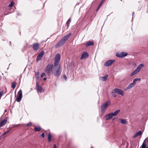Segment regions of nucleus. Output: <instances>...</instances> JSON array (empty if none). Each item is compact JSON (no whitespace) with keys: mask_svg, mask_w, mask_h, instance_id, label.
Here are the masks:
<instances>
[{"mask_svg":"<svg viewBox=\"0 0 148 148\" xmlns=\"http://www.w3.org/2000/svg\"><path fill=\"white\" fill-rule=\"evenodd\" d=\"M94 43L92 41H88L85 44V46L86 47H88L93 45Z\"/></svg>","mask_w":148,"mask_h":148,"instance_id":"nucleus-18","label":"nucleus"},{"mask_svg":"<svg viewBox=\"0 0 148 148\" xmlns=\"http://www.w3.org/2000/svg\"><path fill=\"white\" fill-rule=\"evenodd\" d=\"M112 94L115 93L118 94L122 96L124 95L123 91L121 89L118 88H115L112 91Z\"/></svg>","mask_w":148,"mask_h":148,"instance_id":"nucleus-6","label":"nucleus"},{"mask_svg":"<svg viewBox=\"0 0 148 148\" xmlns=\"http://www.w3.org/2000/svg\"><path fill=\"white\" fill-rule=\"evenodd\" d=\"M142 134V133L141 131H140L138 132H137L133 136V137L134 138H136L137 136H141Z\"/></svg>","mask_w":148,"mask_h":148,"instance_id":"nucleus-17","label":"nucleus"},{"mask_svg":"<svg viewBox=\"0 0 148 148\" xmlns=\"http://www.w3.org/2000/svg\"><path fill=\"white\" fill-rule=\"evenodd\" d=\"M60 67V65L49 64L45 68V72L48 76H50L51 73L55 76H58L61 74Z\"/></svg>","mask_w":148,"mask_h":148,"instance_id":"nucleus-1","label":"nucleus"},{"mask_svg":"<svg viewBox=\"0 0 148 148\" xmlns=\"http://www.w3.org/2000/svg\"><path fill=\"white\" fill-rule=\"evenodd\" d=\"M135 85L132 83H131L126 88L125 90H127L130 89L132 88Z\"/></svg>","mask_w":148,"mask_h":148,"instance_id":"nucleus-16","label":"nucleus"},{"mask_svg":"<svg viewBox=\"0 0 148 148\" xmlns=\"http://www.w3.org/2000/svg\"><path fill=\"white\" fill-rule=\"evenodd\" d=\"M63 77H64L65 79V80H66V79H67V77H66V75H64L63 76Z\"/></svg>","mask_w":148,"mask_h":148,"instance_id":"nucleus-35","label":"nucleus"},{"mask_svg":"<svg viewBox=\"0 0 148 148\" xmlns=\"http://www.w3.org/2000/svg\"><path fill=\"white\" fill-rule=\"evenodd\" d=\"M119 120L122 124H126L127 123V121L125 119H119Z\"/></svg>","mask_w":148,"mask_h":148,"instance_id":"nucleus-21","label":"nucleus"},{"mask_svg":"<svg viewBox=\"0 0 148 148\" xmlns=\"http://www.w3.org/2000/svg\"><path fill=\"white\" fill-rule=\"evenodd\" d=\"M44 80H46V77H44L43 79Z\"/></svg>","mask_w":148,"mask_h":148,"instance_id":"nucleus-38","label":"nucleus"},{"mask_svg":"<svg viewBox=\"0 0 148 148\" xmlns=\"http://www.w3.org/2000/svg\"><path fill=\"white\" fill-rule=\"evenodd\" d=\"M16 86V82H13L12 83L11 87L12 88H13V89H14L15 87Z\"/></svg>","mask_w":148,"mask_h":148,"instance_id":"nucleus-28","label":"nucleus"},{"mask_svg":"<svg viewBox=\"0 0 148 148\" xmlns=\"http://www.w3.org/2000/svg\"><path fill=\"white\" fill-rule=\"evenodd\" d=\"M41 136L43 138H44L45 137V134L44 133H42L41 135Z\"/></svg>","mask_w":148,"mask_h":148,"instance_id":"nucleus-33","label":"nucleus"},{"mask_svg":"<svg viewBox=\"0 0 148 148\" xmlns=\"http://www.w3.org/2000/svg\"><path fill=\"white\" fill-rule=\"evenodd\" d=\"M39 73L38 72L37 73L35 74L36 78V80H38V79L39 76Z\"/></svg>","mask_w":148,"mask_h":148,"instance_id":"nucleus-26","label":"nucleus"},{"mask_svg":"<svg viewBox=\"0 0 148 148\" xmlns=\"http://www.w3.org/2000/svg\"><path fill=\"white\" fill-rule=\"evenodd\" d=\"M39 44L38 43H35L33 45V49L35 51H37L39 48Z\"/></svg>","mask_w":148,"mask_h":148,"instance_id":"nucleus-12","label":"nucleus"},{"mask_svg":"<svg viewBox=\"0 0 148 148\" xmlns=\"http://www.w3.org/2000/svg\"><path fill=\"white\" fill-rule=\"evenodd\" d=\"M120 112V110H118L115 111L114 112H111L106 115L105 116L106 119L108 120L111 119L113 116H115Z\"/></svg>","mask_w":148,"mask_h":148,"instance_id":"nucleus-3","label":"nucleus"},{"mask_svg":"<svg viewBox=\"0 0 148 148\" xmlns=\"http://www.w3.org/2000/svg\"><path fill=\"white\" fill-rule=\"evenodd\" d=\"M7 121V119H4L1 121L0 123V127L3 126L5 125Z\"/></svg>","mask_w":148,"mask_h":148,"instance_id":"nucleus-15","label":"nucleus"},{"mask_svg":"<svg viewBox=\"0 0 148 148\" xmlns=\"http://www.w3.org/2000/svg\"><path fill=\"white\" fill-rule=\"evenodd\" d=\"M60 55L59 53L56 55L54 59V65H60L59 64L60 59Z\"/></svg>","mask_w":148,"mask_h":148,"instance_id":"nucleus-7","label":"nucleus"},{"mask_svg":"<svg viewBox=\"0 0 148 148\" xmlns=\"http://www.w3.org/2000/svg\"><path fill=\"white\" fill-rule=\"evenodd\" d=\"M53 148H57L56 145H54Z\"/></svg>","mask_w":148,"mask_h":148,"instance_id":"nucleus-37","label":"nucleus"},{"mask_svg":"<svg viewBox=\"0 0 148 148\" xmlns=\"http://www.w3.org/2000/svg\"><path fill=\"white\" fill-rule=\"evenodd\" d=\"M6 110H5V112H6Z\"/></svg>","mask_w":148,"mask_h":148,"instance_id":"nucleus-41","label":"nucleus"},{"mask_svg":"<svg viewBox=\"0 0 148 148\" xmlns=\"http://www.w3.org/2000/svg\"><path fill=\"white\" fill-rule=\"evenodd\" d=\"M44 53V52L43 51H41L39 53L37 57L36 62H38L39 60H40L42 58V57Z\"/></svg>","mask_w":148,"mask_h":148,"instance_id":"nucleus-11","label":"nucleus"},{"mask_svg":"<svg viewBox=\"0 0 148 148\" xmlns=\"http://www.w3.org/2000/svg\"><path fill=\"white\" fill-rule=\"evenodd\" d=\"M105 0H102L100 2V4H99L97 9V11L99 8L101 7L102 5L103 4V2H104Z\"/></svg>","mask_w":148,"mask_h":148,"instance_id":"nucleus-22","label":"nucleus"},{"mask_svg":"<svg viewBox=\"0 0 148 148\" xmlns=\"http://www.w3.org/2000/svg\"><path fill=\"white\" fill-rule=\"evenodd\" d=\"M48 137L49 141H50L51 139V136L50 134H49Z\"/></svg>","mask_w":148,"mask_h":148,"instance_id":"nucleus-29","label":"nucleus"},{"mask_svg":"<svg viewBox=\"0 0 148 148\" xmlns=\"http://www.w3.org/2000/svg\"><path fill=\"white\" fill-rule=\"evenodd\" d=\"M14 3L13 1H12L10 3L8 7L10 8H11L12 7L14 4Z\"/></svg>","mask_w":148,"mask_h":148,"instance_id":"nucleus-30","label":"nucleus"},{"mask_svg":"<svg viewBox=\"0 0 148 148\" xmlns=\"http://www.w3.org/2000/svg\"><path fill=\"white\" fill-rule=\"evenodd\" d=\"M32 125V123L31 122H29L27 124V127L30 126Z\"/></svg>","mask_w":148,"mask_h":148,"instance_id":"nucleus-32","label":"nucleus"},{"mask_svg":"<svg viewBox=\"0 0 148 148\" xmlns=\"http://www.w3.org/2000/svg\"><path fill=\"white\" fill-rule=\"evenodd\" d=\"M71 35V33H70L63 37L56 44V47H60L63 45L65 42L66 41L68 40Z\"/></svg>","mask_w":148,"mask_h":148,"instance_id":"nucleus-2","label":"nucleus"},{"mask_svg":"<svg viewBox=\"0 0 148 148\" xmlns=\"http://www.w3.org/2000/svg\"><path fill=\"white\" fill-rule=\"evenodd\" d=\"M89 55L86 52H84L82 54L81 59L82 60L85 58H86L88 57Z\"/></svg>","mask_w":148,"mask_h":148,"instance_id":"nucleus-13","label":"nucleus"},{"mask_svg":"<svg viewBox=\"0 0 148 148\" xmlns=\"http://www.w3.org/2000/svg\"><path fill=\"white\" fill-rule=\"evenodd\" d=\"M36 86L37 87V90L38 92H41L44 91L41 86H39L37 83H36Z\"/></svg>","mask_w":148,"mask_h":148,"instance_id":"nucleus-14","label":"nucleus"},{"mask_svg":"<svg viewBox=\"0 0 148 148\" xmlns=\"http://www.w3.org/2000/svg\"><path fill=\"white\" fill-rule=\"evenodd\" d=\"M134 12H133L132 13V15H133V14H134Z\"/></svg>","mask_w":148,"mask_h":148,"instance_id":"nucleus-40","label":"nucleus"},{"mask_svg":"<svg viewBox=\"0 0 148 148\" xmlns=\"http://www.w3.org/2000/svg\"><path fill=\"white\" fill-rule=\"evenodd\" d=\"M113 96L114 97H116L117 95L116 94H114V95H113Z\"/></svg>","mask_w":148,"mask_h":148,"instance_id":"nucleus-36","label":"nucleus"},{"mask_svg":"<svg viewBox=\"0 0 148 148\" xmlns=\"http://www.w3.org/2000/svg\"><path fill=\"white\" fill-rule=\"evenodd\" d=\"M0 99H1L0 98Z\"/></svg>","mask_w":148,"mask_h":148,"instance_id":"nucleus-43","label":"nucleus"},{"mask_svg":"<svg viewBox=\"0 0 148 148\" xmlns=\"http://www.w3.org/2000/svg\"><path fill=\"white\" fill-rule=\"evenodd\" d=\"M10 131V129H8L6 131H5L2 134V136H4L6 134L8 133Z\"/></svg>","mask_w":148,"mask_h":148,"instance_id":"nucleus-27","label":"nucleus"},{"mask_svg":"<svg viewBox=\"0 0 148 148\" xmlns=\"http://www.w3.org/2000/svg\"><path fill=\"white\" fill-rule=\"evenodd\" d=\"M91 148H93V147H91Z\"/></svg>","mask_w":148,"mask_h":148,"instance_id":"nucleus-42","label":"nucleus"},{"mask_svg":"<svg viewBox=\"0 0 148 148\" xmlns=\"http://www.w3.org/2000/svg\"><path fill=\"white\" fill-rule=\"evenodd\" d=\"M127 53H126L122 52L120 53H117L116 54V56L119 58H122L124 56H126Z\"/></svg>","mask_w":148,"mask_h":148,"instance_id":"nucleus-9","label":"nucleus"},{"mask_svg":"<svg viewBox=\"0 0 148 148\" xmlns=\"http://www.w3.org/2000/svg\"><path fill=\"white\" fill-rule=\"evenodd\" d=\"M108 76V75H106L104 77H101L100 78L102 81H105L106 80Z\"/></svg>","mask_w":148,"mask_h":148,"instance_id":"nucleus-19","label":"nucleus"},{"mask_svg":"<svg viewBox=\"0 0 148 148\" xmlns=\"http://www.w3.org/2000/svg\"><path fill=\"white\" fill-rule=\"evenodd\" d=\"M45 73H42L41 75V77H43V76H45Z\"/></svg>","mask_w":148,"mask_h":148,"instance_id":"nucleus-34","label":"nucleus"},{"mask_svg":"<svg viewBox=\"0 0 148 148\" xmlns=\"http://www.w3.org/2000/svg\"><path fill=\"white\" fill-rule=\"evenodd\" d=\"M41 128L40 126L36 127L34 129V130L35 131H39L41 130Z\"/></svg>","mask_w":148,"mask_h":148,"instance_id":"nucleus-23","label":"nucleus"},{"mask_svg":"<svg viewBox=\"0 0 148 148\" xmlns=\"http://www.w3.org/2000/svg\"><path fill=\"white\" fill-rule=\"evenodd\" d=\"M71 22V19L70 18H69L67 21L66 23L67 27H68L69 26V24Z\"/></svg>","mask_w":148,"mask_h":148,"instance_id":"nucleus-25","label":"nucleus"},{"mask_svg":"<svg viewBox=\"0 0 148 148\" xmlns=\"http://www.w3.org/2000/svg\"><path fill=\"white\" fill-rule=\"evenodd\" d=\"M111 104V102L110 100L106 101L104 104L101 105V110L102 113H104L106 111L108 106Z\"/></svg>","mask_w":148,"mask_h":148,"instance_id":"nucleus-4","label":"nucleus"},{"mask_svg":"<svg viewBox=\"0 0 148 148\" xmlns=\"http://www.w3.org/2000/svg\"><path fill=\"white\" fill-rule=\"evenodd\" d=\"M146 146V142L144 140L141 146V148H145Z\"/></svg>","mask_w":148,"mask_h":148,"instance_id":"nucleus-24","label":"nucleus"},{"mask_svg":"<svg viewBox=\"0 0 148 148\" xmlns=\"http://www.w3.org/2000/svg\"><path fill=\"white\" fill-rule=\"evenodd\" d=\"M10 45H11V42H10Z\"/></svg>","mask_w":148,"mask_h":148,"instance_id":"nucleus-39","label":"nucleus"},{"mask_svg":"<svg viewBox=\"0 0 148 148\" xmlns=\"http://www.w3.org/2000/svg\"><path fill=\"white\" fill-rule=\"evenodd\" d=\"M3 90H2L1 92H0V98L1 99L2 96L3 95Z\"/></svg>","mask_w":148,"mask_h":148,"instance_id":"nucleus-31","label":"nucleus"},{"mask_svg":"<svg viewBox=\"0 0 148 148\" xmlns=\"http://www.w3.org/2000/svg\"><path fill=\"white\" fill-rule=\"evenodd\" d=\"M140 80L141 79L140 78H136L134 79L132 83L135 85L136 83V82L140 81Z\"/></svg>","mask_w":148,"mask_h":148,"instance_id":"nucleus-20","label":"nucleus"},{"mask_svg":"<svg viewBox=\"0 0 148 148\" xmlns=\"http://www.w3.org/2000/svg\"><path fill=\"white\" fill-rule=\"evenodd\" d=\"M114 61L115 60H108L104 63V66H110Z\"/></svg>","mask_w":148,"mask_h":148,"instance_id":"nucleus-10","label":"nucleus"},{"mask_svg":"<svg viewBox=\"0 0 148 148\" xmlns=\"http://www.w3.org/2000/svg\"><path fill=\"white\" fill-rule=\"evenodd\" d=\"M22 97V92L21 90H20L18 92L16 101L18 102H20Z\"/></svg>","mask_w":148,"mask_h":148,"instance_id":"nucleus-8","label":"nucleus"},{"mask_svg":"<svg viewBox=\"0 0 148 148\" xmlns=\"http://www.w3.org/2000/svg\"><path fill=\"white\" fill-rule=\"evenodd\" d=\"M144 67V65L142 64H140L137 67V68L135 69L131 74V76H132L137 74L139 72L143 67Z\"/></svg>","mask_w":148,"mask_h":148,"instance_id":"nucleus-5","label":"nucleus"}]
</instances>
